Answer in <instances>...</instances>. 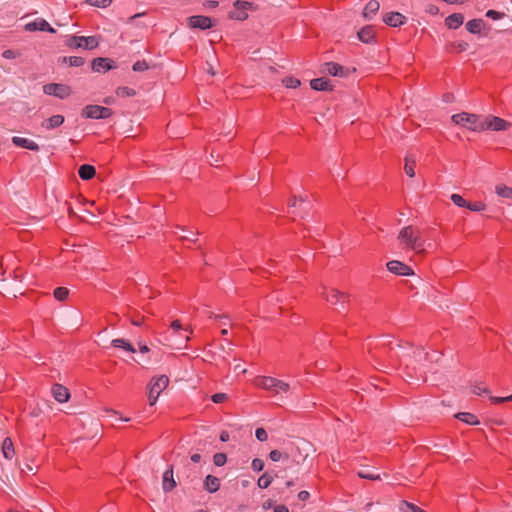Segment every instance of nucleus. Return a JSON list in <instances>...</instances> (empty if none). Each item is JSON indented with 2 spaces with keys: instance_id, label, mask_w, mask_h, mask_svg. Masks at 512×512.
I'll list each match as a JSON object with an SVG mask.
<instances>
[{
  "instance_id": "f257e3e1",
  "label": "nucleus",
  "mask_w": 512,
  "mask_h": 512,
  "mask_svg": "<svg viewBox=\"0 0 512 512\" xmlns=\"http://www.w3.org/2000/svg\"><path fill=\"white\" fill-rule=\"evenodd\" d=\"M451 119L455 124L465 126L472 131H475V132L484 131V126H483L484 118H482L481 116H478L476 114L461 112L458 114H454Z\"/></svg>"
},
{
  "instance_id": "f03ea898",
  "label": "nucleus",
  "mask_w": 512,
  "mask_h": 512,
  "mask_svg": "<svg viewBox=\"0 0 512 512\" xmlns=\"http://www.w3.org/2000/svg\"><path fill=\"white\" fill-rule=\"evenodd\" d=\"M398 239L409 249L421 252L424 250V241L419 238L413 226L409 225L400 230Z\"/></svg>"
},
{
  "instance_id": "7ed1b4c3",
  "label": "nucleus",
  "mask_w": 512,
  "mask_h": 512,
  "mask_svg": "<svg viewBox=\"0 0 512 512\" xmlns=\"http://www.w3.org/2000/svg\"><path fill=\"white\" fill-rule=\"evenodd\" d=\"M169 378L166 375H161L153 378L149 385L148 400L150 405H154L160 393L168 386Z\"/></svg>"
},
{
  "instance_id": "20e7f679",
  "label": "nucleus",
  "mask_w": 512,
  "mask_h": 512,
  "mask_svg": "<svg viewBox=\"0 0 512 512\" xmlns=\"http://www.w3.org/2000/svg\"><path fill=\"white\" fill-rule=\"evenodd\" d=\"M113 111L110 108L99 105H87L81 111V116L90 119H107L112 116Z\"/></svg>"
},
{
  "instance_id": "39448f33",
  "label": "nucleus",
  "mask_w": 512,
  "mask_h": 512,
  "mask_svg": "<svg viewBox=\"0 0 512 512\" xmlns=\"http://www.w3.org/2000/svg\"><path fill=\"white\" fill-rule=\"evenodd\" d=\"M43 92L46 95L54 96L59 99H65L72 93L70 86L62 83H49L43 86Z\"/></svg>"
},
{
  "instance_id": "423d86ee",
  "label": "nucleus",
  "mask_w": 512,
  "mask_h": 512,
  "mask_svg": "<svg viewBox=\"0 0 512 512\" xmlns=\"http://www.w3.org/2000/svg\"><path fill=\"white\" fill-rule=\"evenodd\" d=\"M302 446L296 445L290 449L289 453H285V459L291 458L297 465L303 463L308 457V442L302 441Z\"/></svg>"
},
{
  "instance_id": "0eeeda50",
  "label": "nucleus",
  "mask_w": 512,
  "mask_h": 512,
  "mask_svg": "<svg viewBox=\"0 0 512 512\" xmlns=\"http://www.w3.org/2000/svg\"><path fill=\"white\" fill-rule=\"evenodd\" d=\"M484 130L505 131L511 127V123L497 116H488L483 120Z\"/></svg>"
},
{
  "instance_id": "6e6552de",
  "label": "nucleus",
  "mask_w": 512,
  "mask_h": 512,
  "mask_svg": "<svg viewBox=\"0 0 512 512\" xmlns=\"http://www.w3.org/2000/svg\"><path fill=\"white\" fill-rule=\"evenodd\" d=\"M320 72L332 76L346 77L349 75V68H344L335 62H325L320 66Z\"/></svg>"
},
{
  "instance_id": "1a4fd4ad",
  "label": "nucleus",
  "mask_w": 512,
  "mask_h": 512,
  "mask_svg": "<svg viewBox=\"0 0 512 512\" xmlns=\"http://www.w3.org/2000/svg\"><path fill=\"white\" fill-rule=\"evenodd\" d=\"M187 24L191 29L207 30L213 27L212 19L203 15H194L188 17Z\"/></svg>"
},
{
  "instance_id": "9d476101",
  "label": "nucleus",
  "mask_w": 512,
  "mask_h": 512,
  "mask_svg": "<svg viewBox=\"0 0 512 512\" xmlns=\"http://www.w3.org/2000/svg\"><path fill=\"white\" fill-rule=\"evenodd\" d=\"M465 27L471 34H482L483 36H487L491 30V27L482 19H472L466 23Z\"/></svg>"
},
{
  "instance_id": "9b49d317",
  "label": "nucleus",
  "mask_w": 512,
  "mask_h": 512,
  "mask_svg": "<svg viewBox=\"0 0 512 512\" xmlns=\"http://www.w3.org/2000/svg\"><path fill=\"white\" fill-rule=\"evenodd\" d=\"M386 266L391 273L396 275L409 276L414 273L410 266L398 260L389 261Z\"/></svg>"
},
{
  "instance_id": "f8f14e48",
  "label": "nucleus",
  "mask_w": 512,
  "mask_h": 512,
  "mask_svg": "<svg viewBox=\"0 0 512 512\" xmlns=\"http://www.w3.org/2000/svg\"><path fill=\"white\" fill-rule=\"evenodd\" d=\"M114 68H116V65L109 58L98 57L92 61V70L95 72H107Z\"/></svg>"
},
{
  "instance_id": "ddd939ff",
  "label": "nucleus",
  "mask_w": 512,
  "mask_h": 512,
  "mask_svg": "<svg viewBox=\"0 0 512 512\" xmlns=\"http://www.w3.org/2000/svg\"><path fill=\"white\" fill-rule=\"evenodd\" d=\"M27 31H43L49 33H55V29H53L50 24L43 18H37L36 20L27 23L25 26Z\"/></svg>"
},
{
  "instance_id": "4468645a",
  "label": "nucleus",
  "mask_w": 512,
  "mask_h": 512,
  "mask_svg": "<svg viewBox=\"0 0 512 512\" xmlns=\"http://www.w3.org/2000/svg\"><path fill=\"white\" fill-rule=\"evenodd\" d=\"M357 38L366 44L375 43L376 31L372 25H366L357 32Z\"/></svg>"
},
{
  "instance_id": "2eb2a0df",
  "label": "nucleus",
  "mask_w": 512,
  "mask_h": 512,
  "mask_svg": "<svg viewBox=\"0 0 512 512\" xmlns=\"http://www.w3.org/2000/svg\"><path fill=\"white\" fill-rule=\"evenodd\" d=\"M406 21V17L399 12H389L383 16V22L391 27H399Z\"/></svg>"
},
{
  "instance_id": "dca6fc26",
  "label": "nucleus",
  "mask_w": 512,
  "mask_h": 512,
  "mask_svg": "<svg viewBox=\"0 0 512 512\" xmlns=\"http://www.w3.org/2000/svg\"><path fill=\"white\" fill-rule=\"evenodd\" d=\"M176 487V481L173 475V465L163 473L162 477V488L164 492H171Z\"/></svg>"
},
{
  "instance_id": "f3484780",
  "label": "nucleus",
  "mask_w": 512,
  "mask_h": 512,
  "mask_svg": "<svg viewBox=\"0 0 512 512\" xmlns=\"http://www.w3.org/2000/svg\"><path fill=\"white\" fill-rule=\"evenodd\" d=\"M325 298L326 300L333 304V305H337V304H344V303H347L349 301V295L348 294H345V293H341L337 290H333L331 289L329 292H327L325 294Z\"/></svg>"
},
{
  "instance_id": "a211bd4d",
  "label": "nucleus",
  "mask_w": 512,
  "mask_h": 512,
  "mask_svg": "<svg viewBox=\"0 0 512 512\" xmlns=\"http://www.w3.org/2000/svg\"><path fill=\"white\" fill-rule=\"evenodd\" d=\"M52 394H53V397L55 398L56 401H58L59 403H64V402H67L70 398V392L69 390L61 385V384H54L52 386Z\"/></svg>"
},
{
  "instance_id": "6ab92c4d",
  "label": "nucleus",
  "mask_w": 512,
  "mask_h": 512,
  "mask_svg": "<svg viewBox=\"0 0 512 512\" xmlns=\"http://www.w3.org/2000/svg\"><path fill=\"white\" fill-rule=\"evenodd\" d=\"M12 143L17 147L29 149L31 151L37 152L40 149L39 145L36 142L19 136H14L12 138Z\"/></svg>"
},
{
  "instance_id": "aec40b11",
  "label": "nucleus",
  "mask_w": 512,
  "mask_h": 512,
  "mask_svg": "<svg viewBox=\"0 0 512 512\" xmlns=\"http://www.w3.org/2000/svg\"><path fill=\"white\" fill-rule=\"evenodd\" d=\"M65 121V118L63 115L57 114L53 115L48 119H45L41 126L47 130L55 129L57 127H60Z\"/></svg>"
},
{
  "instance_id": "412c9836",
  "label": "nucleus",
  "mask_w": 512,
  "mask_h": 512,
  "mask_svg": "<svg viewBox=\"0 0 512 512\" xmlns=\"http://www.w3.org/2000/svg\"><path fill=\"white\" fill-rule=\"evenodd\" d=\"M204 489L209 493H215L220 488V479L214 475H207L203 482Z\"/></svg>"
},
{
  "instance_id": "4be33fe9",
  "label": "nucleus",
  "mask_w": 512,
  "mask_h": 512,
  "mask_svg": "<svg viewBox=\"0 0 512 512\" xmlns=\"http://www.w3.org/2000/svg\"><path fill=\"white\" fill-rule=\"evenodd\" d=\"M310 86L316 91H329L332 90V85L329 79L324 77L315 78L310 81Z\"/></svg>"
},
{
  "instance_id": "5701e85b",
  "label": "nucleus",
  "mask_w": 512,
  "mask_h": 512,
  "mask_svg": "<svg viewBox=\"0 0 512 512\" xmlns=\"http://www.w3.org/2000/svg\"><path fill=\"white\" fill-rule=\"evenodd\" d=\"M72 40H78L83 43V48L92 50L98 47L99 40L96 36H72Z\"/></svg>"
},
{
  "instance_id": "b1692460",
  "label": "nucleus",
  "mask_w": 512,
  "mask_h": 512,
  "mask_svg": "<svg viewBox=\"0 0 512 512\" xmlns=\"http://www.w3.org/2000/svg\"><path fill=\"white\" fill-rule=\"evenodd\" d=\"M464 23V16L461 13H453L445 19L448 29H457Z\"/></svg>"
},
{
  "instance_id": "393cba45",
  "label": "nucleus",
  "mask_w": 512,
  "mask_h": 512,
  "mask_svg": "<svg viewBox=\"0 0 512 512\" xmlns=\"http://www.w3.org/2000/svg\"><path fill=\"white\" fill-rule=\"evenodd\" d=\"M277 379L269 376H262L258 377L256 379L257 386L261 387L262 389L273 391L276 387Z\"/></svg>"
},
{
  "instance_id": "a878e982",
  "label": "nucleus",
  "mask_w": 512,
  "mask_h": 512,
  "mask_svg": "<svg viewBox=\"0 0 512 512\" xmlns=\"http://www.w3.org/2000/svg\"><path fill=\"white\" fill-rule=\"evenodd\" d=\"M78 174L82 180H91L96 174V169L90 164H83L79 167Z\"/></svg>"
},
{
  "instance_id": "bb28decb",
  "label": "nucleus",
  "mask_w": 512,
  "mask_h": 512,
  "mask_svg": "<svg viewBox=\"0 0 512 512\" xmlns=\"http://www.w3.org/2000/svg\"><path fill=\"white\" fill-rule=\"evenodd\" d=\"M379 8L380 4L377 0H370L363 10V17L368 20L371 19L378 12Z\"/></svg>"
},
{
  "instance_id": "cd10ccee",
  "label": "nucleus",
  "mask_w": 512,
  "mask_h": 512,
  "mask_svg": "<svg viewBox=\"0 0 512 512\" xmlns=\"http://www.w3.org/2000/svg\"><path fill=\"white\" fill-rule=\"evenodd\" d=\"M2 452H3L4 457L8 460H11L13 458V456L15 455L13 442L9 437L5 438L3 441Z\"/></svg>"
},
{
  "instance_id": "c85d7f7f",
  "label": "nucleus",
  "mask_w": 512,
  "mask_h": 512,
  "mask_svg": "<svg viewBox=\"0 0 512 512\" xmlns=\"http://www.w3.org/2000/svg\"><path fill=\"white\" fill-rule=\"evenodd\" d=\"M111 344L115 348H122L131 353L136 352V349L134 348V346L129 341H127L123 338L113 339Z\"/></svg>"
},
{
  "instance_id": "c756f323",
  "label": "nucleus",
  "mask_w": 512,
  "mask_h": 512,
  "mask_svg": "<svg viewBox=\"0 0 512 512\" xmlns=\"http://www.w3.org/2000/svg\"><path fill=\"white\" fill-rule=\"evenodd\" d=\"M455 417L458 420L465 422L469 425L479 424V420L477 419V417L474 414L469 413V412H459L455 415Z\"/></svg>"
},
{
  "instance_id": "7c9ffc66",
  "label": "nucleus",
  "mask_w": 512,
  "mask_h": 512,
  "mask_svg": "<svg viewBox=\"0 0 512 512\" xmlns=\"http://www.w3.org/2000/svg\"><path fill=\"white\" fill-rule=\"evenodd\" d=\"M416 163L415 156L413 154H407L405 157L404 171L409 177L415 176L414 165Z\"/></svg>"
},
{
  "instance_id": "2f4dec72",
  "label": "nucleus",
  "mask_w": 512,
  "mask_h": 512,
  "mask_svg": "<svg viewBox=\"0 0 512 512\" xmlns=\"http://www.w3.org/2000/svg\"><path fill=\"white\" fill-rule=\"evenodd\" d=\"M399 510L401 512H426L422 508H420V507L416 506L415 504L410 503L406 500H402L399 503Z\"/></svg>"
},
{
  "instance_id": "473e14b6",
  "label": "nucleus",
  "mask_w": 512,
  "mask_h": 512,
  "mask_svg": "<svg viewBox=\"0 0 512 512\" xmlns=\"http://www.w3.org/2000/svg\"><path fill=\"white\" fill-rule=\"evenodd\" d=\"M356 473L360 478H363V479H368V480L379 479V474L368 469V467H363L362 469L358 470Z\"/></svg>"
},
{
  "instance_id": "72a5a7b5",
  "label": "nucleus",
  "mask_w": 512,
  "mask_h": 512,
  "mask_svg": "<svg viewBox=\"0 0 512 512\" xmlns=\"http://www.w3.org/2000/svg\"><path fill=\"white\" fill-rule=\"evenodd\" d=\"M61 61L63 63H68L69 66L73 67H80L85 63V59L79 56L62 57Z\"/></svg>"
},
{
  "instance_id": "f704fd0d",
  "label": "nucleus",
  "mask_w": 512,
  "mask_h": 512,
  "mask_svg": "<svg viewBox=\"0 0 512 512\" xmlns=\"http://www.w3.org/2000/svg\"><path fill=\"white\" fill-rule=\"evenodd\" d=\"M495 190L498 196L506 199H512V187L500 184L496 186Z\"/></svg>"
},
{
  "instance_id": "c9c22d12",
  "label": "nucleus",
  "mask_w": 512,
  "mask_h": 512,
  "mask_svg": "<svg viewBox=\"0 0 512 512\" xmlns=\"http://www.w3.org/2000/svg\"><path fill=\"white\" fill-rule=\"evenodd\" d=\"M69 289L66 287H57L54 292V298L58 301H65L69 296Z\"/></svg>"
},
{
  "instance_id": "e433bc0d",
  "label": "nucleus",
  "mask_w": 512,
  "mask_h": 512,
  "mask_svg": "<svg viewBox=\"0 0 512 512\" xmlns=\"http://www.w3.org/2000/svg\"><path fill=\"white\" fill-rule=\"evenodd\" d=\"M273 479H274L273 476L271 474H269L268 472H266L262 476L259 477L257 484H258L259 488L265 489L272 483Z\"/></svg>"
},
{
  "instance_id": "4c0bfd02",
  "label": "nucleus",
  "mask_w": 512,
  "mask_h": 512,
  "mask_svg": "<svg viewBox=\"0 0 512 512\" xmlns=\"http://www.w3.org/2000/svg\"><path fill=\"white\" fill-rule=\"evenodd\" d=\"M116 95L118 97H133L136 95V91L127 86H121L116 89Z\"/></svg>"
},
{
  "instance_id": "58836bf2",
  "label": "nucleus",
  "mask_w": 512,
  "mask_h": 512,
  "mask_svg": "<svg viewBox=\"0 0 512 512\" xmlns=\"http://www.w3.org/2000/svg\"><path fill=\"white\" fill-rule=\"evenodd\" d=\"M468 47H469V44L465 41H455L448 45V49L450 51H458V52L466 51L468 49Z\"/></svg>"
},
{
  "instance_id": "ea45409f",
  "label": "nucleus",
  "mask_w": 512,
  "mask_h": 512,
  "mask_svg": "<svg viewBox=\"0 0 512 512\" xmlns=\"http://www.w3.org/2000/svg\"><path fill=\"white\" fill-rule=\"evenodd\" d=\"M113 0H86L85 3L94 7L106 8Z\"/></svg>"
},
{
  "instance_id": "a19ab883",
  "label": "nucleus",
  "mask_w": 512,
  "mask_h": 512,
  "mask_svg": "<svg viewBox=\"0 0 512 512\" xmlns=\"http://www.w3.org/2000/svg\"><path fill=\"white\" fill-rule=\"evenodd\" d=\"M226 462H227V456L225 453L219 452L213 456V463H214V465H216L218 467L225 465Z\"/></svg>"
},
{
  "instance_id": "79ce46f5",
  "label": "nucleus",
  "mask_w": 512,
  "mask_h": 512,
  "mask_svg": "<svg viewBox=\"0 0 512 512\" xmlns=\"http://www.w3.org/2000/svg\"><path fill=\"white\" fill-rule=\"evenodd\" d=\"M485 207L486 205L483 203V202H468L467 201V205L465 208L471 210V211H475V212H479V211H483L485 210Z\"/></svg>"
},
{
  "instance_id": "37998d69",
  "label": "nucleus",
  "mask_w": 512,
  "mask_h": 512,
  "mask_svg": "<svg viewBox=\"0 0 512 512\" xmlns=\"http://www.w3.org/2000/svg\"><path fill=\"white\" fill-rule=\"evenodd\" d=\"M283 84L287 87V88H297L301 85V82L299 79L297 78H294V77H286L283 79Z\"/></svg>"
},
{
  "instance_id": "c03bdc74",
  "label": "nucleus",
  "mask_w": 512,
  "mask_h": 512,
  "mask_svg": "<svg viewBox=\"0 0 512 512\" xmlns=\"http://www.w3.org/2000/svg\"><path fill=\"white\" fill-rule=\"evenodd\" d=\"M132 69L135 72H142L149 69V65L146 60H139L133 64Z\"/></svg>"
},
{
  "instance_id": "a18cd8bd",
  "label": "nucleus",
  "mask_w": 512,
  "mask_h": 512,
  "mask_svg": "<svg viewBox=\"0 0 512 512\" xmlns=\"http://www.w3.org/2000/svg\"><path fill=\"white\" fill-rule=\"evenodd\" d=\"M472 393L476 395H481L483 393H490V390L484 386L482 383H476L472 386Z\"/></svg>"
},
{
  "instance_id": "49530a36",
  "label": "nucleus",
  "mask_w": 512,
  "mask_h": 512,
  "mask_svg": "<svg viewBox=\"0 0 512 512\" xmlns=\"http://www.w3.org/2000/svg\"><path fill=\"white\" fill-rule=\"evenodd\" d=\"M289 388H290V386L288 383L277 379L276 387L274 388L273 392H275V393L285 392L286 393V392H288Z\"/></svg>"
},
{
  "instance_id": "de8ad7c7",
  "label": "nucleus",
  "mask_w": 512,
  "mask_h": 512,
  "mask_svg": "<svg viewBox=\"0 0 512 512\" xmlns=\"http://www.w3.org/2000/svg\"><path fill=\"white\" fill-rule=\"evenodd\" d=\"M451 201L458 207H466L467 201L459 194H452Z\"/></svg>"
},
{
  "instance_id": "09e8293b",
  "label": "nucleus",
  "mask_w": 512,
  "mask_h": 512,
  "mask_svg": "<svg viewBox=\"0 0 512 512\" xmlns=\"http://www.w3.org/2000/svg\"><path fill=\"white\" fill-rule=\"evenodd\" d=\"M252 6V3L251 2H247V1H241V0H237L234 2V7L236 9H239V10H242V11H245L250 9Z\"/></svg>"
},
{
  "instance_id": "8fccbe9b",
  "label": "nucleus",
  "mask_w": 512,
  "mask_h": 512,
  "mask_svg": "<svg viewBox=\"0 0 512 512\" xmlns=\"http://www.w3.org/2000/svg\"><path fill=\"white\" fill-rule=\"evenodd\" d=\"M269 458L274 462H278L283 458L285 459V453H282L279 450H272L269 453Z\"/></svg>"
},
{
  "instance_id": "3c124183",
  "label": "nucleus",
  "mask_w": 512,
  "mask_h": 512,
  "mask_svg": "<svg viewBox=\"0 0 512 512\" xmlns=\"http://www.w3.org/2000/svg\"><path fill=\"white\" fill-rule=\"evenodd\" d=\"M486 16H487L488 18L493 19V20H499V19L504 18L505 13H503V12H498V11H496V10H492V9H491V10H488V11L486 12Z\"/></svg>"
},
{
  "instance_id": "603ef678",
  "label": "nucleus",
  "mask_w": 512,
  "mask_h": 512,
  "mask_svg": "<svg viewBox=\"0 0 512 512\" xmlns=\"http://www.w3.org/2000/svg\"><path fill=\"white\" fill-rule=\"evenodd\" d=\"M255 436L261 442L266 441L268 438V434H267L266 430L262 427L256 429Z\"/></svg>"
},
{
  "instance_id": "864d4df0",
  "label": "nucleus",
  "mask_w": 512,
  "mask_h": 512,
  "mask_svg": "<svg viewBox=\"0 0 512 512\" xmlns=\"http://www.w3.org/2000/svg\"><path fill=\"white\" fill-rule=\"evenodd\" d=\"M264 466H265L264 461L259 458L253 459L252 464H251L252 469L257 472L262 471Z\"/></svg>"
},
{
  "instance_id": "5fc2aeb1",
  "label": "nucleus",
  "mask_w": 512,
  "mask_h": 512,
  "mask_svg": "<svg viewBox=\"0 0 512 512\" xmlns=\"http://www.w3.org/2000/svg\"><path fill=\"white\" fill-rule=\"evenodd\" d=\"M490 401L494 404H502L512 401V394L507 397H490Z\"/></svg>"
},
{
  "instance_id": "6e6d98bb",
  "label": "nucleus",
  "mask_w": 512,
  "mask_h": 512,
  "mask_svg": "<svg viewBox=\"0 0 512 512\" xmlns=\"http://www.w3.org/2000/svg\"><path fill=\"white\" fill-rule=\"evenodd\" d=\"M211 399L214 403L219 404L227 400V395L225 393H216L212 395Z\"/></svg>"
},
{
  "instance_id": "4d7b16f0",
  "label": "nucleus",
  "mask_w": 512,
  "mask_h": 512,
  "mask_svg": "<svg viewBox=\"0 0 512 512\" xmlns=\"http://www.w3.org/2000/svg\"><path fill=\"white\" fill-rule=\"evenodd\" d=\"M414 358L418 361H421L422 358L426 359L428 354L423 352L422 348H417L414 352Z\"/></svg>"
},
{
  "instance_id": "13d9d810",
  "label": "nucleus",
  "mask_w": 512,
  "mask_h": 512,
  "mask_svg": "<svg viewBox=\"0 0 512 512\" xmlns=\"http://www.w3.org/2000/svg\"><path fill=\"white\" fill-rule=\"evenodd\" d=\"M297 201L300 202V207L305 211L307 212L309 210V202L307 200L306 197H303V196H299L297 197Z\"/></svg>"
},
{
  "instance_id": "bf43d9fd",
  "label": "nucleus",
  "mask_w": 512,
  "mask_h": 512,
  "mask_svg": "<svg viewBox=\"0 0 512 512\" xmlns=\"http://www.w3.org/2000/svg\"><path fill=\"white\" fill-rule=\"evenodd\" d=\"M230 18H235L237 20H245L248 18V14L245 11H240L239 13H230Z\"/></svg>"
},
{
  "instance_id": "052dcab7",
  "label": "nucleus",
  "mask_w": 512,
  "mask_h": 512,
  "mask_svg": "<svg viewBox=\"0 0 512 512\" xmlns=\"http://www.w3.org/2000/svg\"><path fill=\"white\" fill-rule=\"evenodd\" d=\"M2 56L5 59H14L17 57V53L14 50L7 49L3 51Z\"/></svg>"
},
{
  "instance_id": "680f3d73",
  "label": "nucleus",
  "mask_w": 512,
  "mask_h": 512,
  "mask_svg": "<svg viewBox=\"0 0 512 512\" xmlns=\"http://www.w3.org/2000/svg\"><path fill=\"white\" fill-rule=\"evenodd\" d=\"M425 11L431 15H437L439 13V8L434 4H429L426 6Z\"/></svg>"
},
{
  "instance_id": "e2e57ef3",
  "label": "nucleus",
  "mask_w": 512,
  "mask_h": 512,
  "mask_svg": "<svg viewBox=\"0 0 512 512\" xmlns=\"http://www.w3.org/2000/svg\"><path fill=\"white\" fill-rule=\"evenodd\" d=\"M309 497H310V493L308 491L303 490L298 493V498L301 501H307L309 499Z\"/></svg>"
},
{
  "instance_id": "0e129e2a",
  "label": "nucleus",
  "mask_w": 512,
  "mask_h": 512,
  "mask_svg": "<svg viewBox=\"0 0 512 512\" xmlns=\"http://www.w3.org/2000/svg\"><path fill=\"white\" fill-rule=\"evenodd\" d=\"M70 47L83 48V43L78 40H72V37L68 41Z\"/></svg>"
},
{
  "instance_id": "69168bd1",
  "label": "nucleus",
  "mask_w": 512,
  "mask_h": 512,
  "mask_svg": "<svg viewBox=\"0 0 512 512\" xmlns=\"http://www.w3.org/2000/svg\"><path fill=\"white\" fill-rule=\"evenodd\" d=\"M171 328L175 331H178V330H181L182 329V325H181V322L179 320H174L172 323H171Z\"/></svg>"
},
{
  "instance_id": "338daca9",
  "label": "nucleus",
  "mask_w": 512,
  "mask_h": 512,
  "mask_svg": "<svg viewBox=\"0 0 512 512\" xmlns=\"http://www.w3.org/2000/svg\"><path fill=\"white\" fill-rule=\"evenodd\" d=\"M218 1L216 0H208L205 2V6L208 7V8H216L218 6Z\"/></svg>"
},
{
  "instance_id": "774afa93",
  "label": "nucleus",
  "mask_w": 512,
  "mask_h": 512,
  "mask_svg": "<svg viewBox=\"0 0 512 512\" xmlns=\"http://www.w3.org/2000/svg\"><path fill=\"white\" fill-rule=\"evenodd\" d=\"M274 512H289V509L285 505H277L274 508Z\"/></svg>"
}]
</instances>
